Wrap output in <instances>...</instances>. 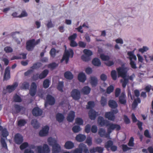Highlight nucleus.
<instances>
[{
    "label": "nucleus",
    "mask_w": 153,
    "mask_h": 153,
    "mask_svg": "<svg viewBox=\"0 0 153 153\" xmlns=\"http://www.w3.org/2000/svg\"><path fill=\"white\" fill-rule=\"evenodd\" d=\"M111 76L112 79L116 80L117 79V72L115 70H113L111 72Z\"/></svg>",
    "instance_id": "49"
},
{
    "label": "nucleus",
    "mask_w": 153,
    "mask_h": 153,
    "mask_svg": "<svg viewBox=\"0 0 153 153\" xmlns=\"http://www.w3.org/2000/svg\"><path fill=\"white\" fill-rule=\"evenodd\" d=\"M119 102L121 104L126 105L127 103L126 96L124 92L121 93L119 97Z\"/></svg>",
    "instance_id": "16"
},
{
    "label": "nucleus",
    "mask_w": 153,
    "mask_h": 153,
    "mask_svg": "<svg viewBox=\"0 0 153 153\" xmlns=\"http://www.w3.org/2000/svg\"><path fill=\"white\" fill-rule=\"evenodd\" d=\"M14 140L15 143L16 144H20L23 141V137L20 134L17 133L15 135Z\"/></svg>",
    "instance_id": "13"
},
{
    "label": "nucleus",
    "mask_w": 153,
    "mask_h": 153,
    "mask_svg": "<svg viewBox=\"0 0 153 153\" xmlns=\"http://www.w3.org/2000/svg\"><path fill=\"white\" fill-rule=\"evenodd\" d=\"M78 79L80 82H84L86 79V77L85 74L83 72L79 73L78 75Z\"/></svg>",
    "instance_id": "25"
},
{
    "label": "nucleus",
    "mask_w": 153,
    "mask_h": 153,
    "mask_svg": "<svg viewBox=\"0 0 153 153\" xmlns=\"http://www.w3.org/2000/svg\"><path fill=\"white\" fill-rule=\"evenodd\" d=\"M106 126L108 127L107 128L108 133H106V134H108V138H109L110 134L112 131L115 129L116 130L118 131L121 129V127L120 125L113 123H110L109 124L107 125Z\"/></svg>",
    "instance_id": "5"
},
{
    "label": "nucleus",
    "mask_w": 153,
    "mask_h": 153,
    "mask_svg": "<svg viewBox=\"0 0 153 153\" xmlns=\"http://www.w3.org/2000/svg\"><path fill=\"white\" fill-rule=\"evenodd\" d=\"M83 52L86 56L89 57L91 56L93 54L92 52L91 51L87 49H85L84 50Z\"/></svg>",
    "instance_id": "43"
},
{
    "label": "nucleus",
    "mask_w": 153,
    "mask_h": 153,
    "mask_svg": "<svg viewBox=\"0 0 153 153\" xmlns=\"http://www.w3.org/2000/svg\"><path fill=\"white\" fill-rule=\"evenodd\" d=\"M40 42V39H37L36 41L34 39L29 40L27 41L26 43V49L28 51H33L35 46L38 45Z\"/></svg>",
    "instance_id": "2"
},
{
    "label": "nucleus",
    "mask_w": 153,
    "mask_h": 153,
    "mask_svg": "<svg viewBox=\"0 0 153 153\" xmlns=\"http://www.w3.org/2000/svg\"><path fill=\"white\" fill-rule=\"evenodd\" d=\"M49 127L48 126H45L42 130H40L39 133V134L40 136H46L48 132Z\"/></svg>",
    "instance_id": "19"
},
{
    "label": "nucleus",
    "mask_w": 153,
    "mask_h": 153,
    "mask_svg": "<svg viewBox=\"0 0 153 153\" xmlns=\"http://www.w3.org/2000/svg\"><path fill=\"white\" fill-rule=\"evenodd\" d=\"M27 123V122L25 120L21 119L18 121V125L19 126H25Z\"/></svg>",
    "instance_id": "46"
},
{
    "label": "nucleus",
    "mask_w": 153,
    "mask_h": 153,
    "mask_svg": "<svg viewBox=\"0 0 153 153\" xmlns=\"http://www.w3.org/2000/svg\"><path fill=\"white\" fill-rule=\"evenodd\" d=\"M29 84L27 82H24L22 84L21 88L24 89H28L29 87Z\"/></svg>",
    "instance_id": "40"
},
{
    "label": "nucleus",
    "mask_w": 153,
    "mask_h": 153,
    "mask_svg": "<svg viewBox=\"0 0 153 153\" xmlns=\"http://www.w3.org/2000/svg\"><path fill=\"white\" fill-rule=\"evenodd\" d=\"M28 146V144L27 142H24L20 146V148L21 150H23Z\"/></svg>",
    "instance_id": "57"
},
{
    "label": "nucleus",
    "mask_w": 153,
    "mask_h": 153,
    "mask_svg": "<svg viewBox=\"0 0 153 153\" xmlns=\"http://www.w3.org/2000/svg\"><path fill=\"white\" fill-rule=\"evenodd\" d=\"M18 86V83L17 82L14 83L12 85H8L6 87V89L9 93L14 91Z\"/></svg>",
    "instance_id": "22"
},
{
    "label": "nucleus",
    "mask_w": 153,
    "mask_h": 153,
    "mask_svg": "<svg viewBox=\"0 0 153 153\" xmlns=\"http://www.w3.org/2000/svg\"><path fill=\"white\" fill-rule=\"evenodd\" d=\"M37 87V85L35 82L31 83L29 91V94L31 96L33 97L35 95L36 92Z\"/></svg>",
    "instance_id": "12"
},
{
    "label": "nucleus",
    "mask_w": 153,
    "mask_h": 153,
    "mask_svg": "<svg viewBox=\"0 0 153 153\" xmlns=\"http://www.w3.org/2000/svg\"><path fill=\"white\" fill-rule=\"evenodd\" d=\"M95 106L94 102L89 101L88 102V105H86V108L88 109H90L93 108Z\"/></svg>",
    "instance_id": "39"
},
{
    "label": "nucleus",
    "mask_w": 153,
    "mask_h": 153,
    "mask_svg": "<svg viewBox=\"0 0 153 153\" xmlns=\"http://www.w3.org/2000/svg\"><path fill=\"white\" fill-rule=\"evenodd\" d=\"M100 57L103 61H108L110 59V57L108 55H105L104 54L100 55Z\"/></svg>",
    "instance_id": "44"
},
{
    "label": "nucleus",
    "mask_w": 153,
    "mask_h": 153,
    "mask_svg": "<svg viewBox=\"0 0 153 153\" xmlns=\"http://www.w3.org/2000/svg\"><path fill=\"white\" fill-rule=\"evenodd\" d=\"M128 55L129 56V59L130 61V64L131 67L134 69H136L137 67L135 62L132 60L133 59L134 60L137 59V57L135 55H134L133 51H129L127 53Z\"/></svg>",
    "instance_id": "6"
},
{
    "label": "nucleus",
    "mask_w": 153,
    "mask_h": 153,
    "mask_svg": "<svg viewBox=\"0 0 153 153\" xmlns=\"http://www.w3.org/2000/svg\"><path fill=\"white\" fill-rule=\"evenodd\" d=\"M134 92L135 96L136 97H137V99L134 100L132 104V108H135L137 107L138 103H140L141 100L138 97L140 95V93L139 91L137 89L135 90L134 91Z\"/></svg>",
    "instance_id": "7"
},
{
    "label": "nucleus",
    "mask_w": 153,
    "mask_h": 153,
    "mask_svg": "<svg viewBox=\"0 0 153 153\" xmlns=\"http://www.w3.org/2000/svg\"><path fill=\"white\" fill-rule=\"evenodd\" d=\"M76 123L78 125H82L83 121L82 119L80 118L77 117L75 119Z\"/></svg>",
    "instance_id": "50"
},
{
    "label": "nucleus",
    "mask_w": 153,
    "mask_h": 153,
    "mask_svg": "<svg viewBox=\"0 0 153 153\" xmlns=\"http://www.w3.org/2000/svg\"><path fill=\"white\" fill-rule=\"evenodd\" d=\"M64 146L67 149H71L74 147V144L71 141H68L65 143Z\"/></svg>",
    "instance_id": "30"
},
{
    "label": "nucleus",
    "mask_w": 153,
    "mask_h": 153,
    "mask_svg": "<svg viewBox=\"0 0 153 153\" xmlns=\"http://www.w3.org/2000/svg\"><path fill=\"white\" fill-rule=\"evenodd\" d=\"M108 105L112 109L116 108L118 107L117 102L113 100H110L108 101Z\"/></svg>",
    "instance_id": "26"
},
{
    "label": "nucleus",
    "mask_w": 153,
    "mask_h": 153,
    "mask_svg": "<svg viewBox=\"0 0 153 153\" xmlns=\"http://www.w3.org/2000/svg\"><path fill=\"white\" fill-rule=\"evenodd\" d=\"M121 93V90L120 88H117L115 90V95L116 97H118Z\"/></svg>",
    "instance_id": "63"
},
{
    "label": "nucleus",
    "mask_w": 153,
    "mask_h": 153,
    "mask_svg": "<svg viewBox=\"0 0 153 153\" xmlns=\"http://www.w3.org/2000/svg\"><path fill=\"white\" fill-rule=\"evenodd\" d=\"M75 117V112L73 111H71L68 114L67 120L69 122H72L74 120Z\"/></svg>",
    "instance_id": "23"
},
{
    "label": "nucleus",
    "mask_w": 153,
    "mask_h": 153,
    "mask_svg": "<svg viewBox=\"0 0 153 153\" xmlns=\"http://www.w3.org/2000/svg\"><path fill=\"white\" fill-rule=\"evenodd\" d=\"M148 49L149 48L147 47L144 46L142 48L139 49V51L143 53L147 51Z\"/></svg>",
    "instance_id": "61"
},
{
    "label": "nucleus",
    "mask_w": 153,
    "mask_h": 153,
    "mask_svg": "<svg viewBox=\"0 0 153 153\" xmlns=\"http://www.w3.org/2000/svg\"><path fill=\"white\" fill-rule=\"evenodd\" d=\"M114 90V86L112 85H110L107 88L106 92L108 94H110Z\"/></svg>",
    "instance_id": "51"
},
{
    "label": "nucleus",
    "mask_w": 153,
    "mask_h": 153,
    "mask_svg": "<svg viewBox=\"0 0 153 153\" xmlns=\"http://www.w3.org/2000/svg\"><path fill=\"white\" fill-rule=\"evenodd\" d=\"M92 63L94 65L96 66H100L101 65L100 60L97 58H94L92 60Z\"/></svg>",
    "instance_id": "33"
},
{
    "label": "nucleus",
    "mask_w": 153,
    "mask_h": 153,
    "mask_svg": "<svg viewBox=\"0 0 153 153\" xmlns=\"http://www.w3.org/2000/svg\"><path fill=\"white\" fill-rule=\"evenodd\" d=\"M98 133L101 137L108 138V134H106L105 130L102 128L99 129Z\"/></svg>",
    "instance_id": "24"
},
{
    "label": "nucleus",
    "mask_w": 153,
    "mask_h": 153,
    "mask_svg": "<svg viewBox=\"0 0 153 153\" xmlns=\"http://www.w3.org/2000/svg\"><path fill=\"white\" fill-rule=\"evenodd\" d=\"M71 96L75 100H79L80 98V93L78 89H74L71 92Z\"/></svg>",
    "instance_id": "9"
},
{
    "label": "nucleus",
    "mask_w": 153,
    "mask_h": 153,
    "mask_svg": "<svg viewBox=\"0 0 153 153\" xmlns=\"http://www.w3.org/2000/svg\"><path fill=\"white\" fill-rule=\"evenodd\" d=\"M73 153H90L86 146L83 143H81L79 148L76 149L74 150Z\"/></svg>",
    "instance_id": "4"
},
{
    "label": "nucleus",
    "mask_w": 153,
    "mask_h": 153,
    "mask_svg": "<svg viewBox=\"0 0 153 153\" xmlns=\"http://www.w3.org/2000/svg\"><path fill=\"white\" fill-rule=\"evenodd\" d=\"M82 59L85 62H88L90 60V58L87 56L82 55L81 57Z\"/></svg>",
    "instance_id": "60"
},
{
    "label": "nucleus",
    "mask_w": 153,
    "mask_h": 153,
    "mask_svg": "<svg viewBox=\"0 0 153 153\" xmlns=\"http://www.w3.org/2000/svg\"><path fill=\"white\" fill-rule=\"evenodd\" d=\"M64 118V116L62 114L58 113L56 115V120L59 123L62 122Z\"/></svg>",
    "instance_id": "28"
},
{
    "label": "nucleus",
    "mask_w": 153,
    "mask_h": 153,
    "mask_svg": "<svg viewBox=\"0 0 153 153\" xmlns=\"http://www.w3.org/2000/svg\"><path fill=\"white\" fill-rule=\"evenodd\" d=\"M46 101L45 104V107H46L48 105H53L54 104L55 102V100L54 98L50 94H48L46 96Z\"/></svg>",
    "instance_id": "10"
},
{
    "label": "nucleus",
    "mask_w": 153,
    "mask_h": 153,
    "mask_svg": "<svg viewBox=\"0 0 153 153\" xmlns=\"http://www.w3.org/2000/svg\"><path fill=\"white\" fill-rule=\"evenodd\" d=\"M113 143L111 140H109L106 143L105 147L107 149L111 148L113 146Z\"/></svg>",
    "instance_id": "52"
},
{
    "label": "nucleus",
    "mask_w": 153,
    "mask_h": 153,
    "mask_svg": "<svg viewBox=\"0 0 153 153\" xmlns=\"http://www.w3.org/2000/svg\"><path fill=\"white\" fill-rule=\"evenodd\" d=\"M58 65L57 64H56V63L54 62L48 65V68L51 69H53L57 67Z\"/></svg>",
    "instance_id": "48"
},
{
    "label": "nucleus",
    "mask_w": 153,
    "mask_h": 153,
    "mask_svg": "<svg viewBox=\"0 0 153 153\" xmlns=\"http://www.w3.org/2000/svg\"><path fill=\"white\" fill-rule=\"evenodd\" d=\"M100 102L101 105L102 106L104 107L106 105L107 103V98L104 97H102Z\"/></svg>",
    "instance_id": "38"
},
{
    "label": "nucleus",
    "mask_w": 153,
    "mask_h": 153,
    "mask_svg": "<svg viewBox=\"0 0 153 153\" xmlns=\"http://www.w3.org/2000/svg\"><path fill=\"white\" fill-rule=\"evenodd\" d=\"M32 114L36 117L41 116L42 113V111L38 107L34 108L32 110Z\"/></svg>",
    "instance_id": "18"
},
{
    "label": "nucleus",
    "mask_w": 153,
    "mask_h": 153,
    "mask_svg": "<svg viewBox=\"0 0 153 153\" xmlns=\"http://www.w3.org/2000/svg\"><path fill=\"white\" fill-rule=\"evenodd\" d=\"M117 71L119 76H120L123 78L126 77L127 72L124 68L119 67L117 68Z\"/></svg>",
    "instance_id": "11"
},
{
    "label": "nucleus",
    "mask_w": 153,
    "mask_h": 153,
    "mask_svg": "<svg viewBox=\"0 0 153 153\" xmlns=\"http://www.w3.org/2000/svg\"><path fill=\"white\" fill-rule=\"evenodd\" d=\"M49 80L48 79H46L45 80L43 84V87L45 88H48L49 86Z\"/></svg>",
    "instance_id": "47"
},
{
    "label": "nucleus",
    "mask_w": 153,
    "mask_h": 153,
    "mask_svg": "<svg viewBox=\"0 0 153 153\" xmlns=\"http://www.w3.org/2000/svg\"><path fill=\"white\" fill-rule=\"evenodd\" d=\"M4 50L7 53H11L13 51L12 48L9 46H7L5 47Z\"/></svg>",
    "instance_id": "59"
},
{
    "label": "nucleus",
    "mask_w": 153,
    "mask_h": 153,
    "mask_svg": "<svg viewBox=\"0 0 153 153\" xmlns=\"http://www.w3.org/2000/svg\"><path fill=\"white\" fill-rule=\"evenodd\" d=\"M98 123L101 126H107V125L109 124V121L105 120L101 116L99 117L97 120Z\"/></svg>",
    "instance_id": "14"
},
{
    "label": "nucleus",
    "mask_w": 153,
    "mask_h": 153,
    "mask_svg": "<svg viewBox=\"0 0 153 153\" xmlns=\"http://www.w3.org/2000/svg\"><path fill=\"white\" fill-rule=\"evenodd\" d=\"M1 142L2 147L5 149H7V146L4 139L1 138Z\"/></svg>",
    "instance_id": "54"
},
{
    "label": "nucleus",
    "mask_w": 153,
    "mask_h": 153,
    "mask_svg": "<svg viewBox=\"0 0 153 153\" xmlns=\"http://www.w3.org/2000/svg\"><path fill=\"white\" fill-rule=\"evenodd\" d=\"M86 138V137L85 135L79 134L76 137V141L79 142H81L84 141Z\"/></svg>",
    "instance_id": "29"
},
{
    "label": "nucleus",
    "mask_w": 153,
    "mask_h": 153,
    "mask_svg": "<svg viewBox=\"0 0 153 153\" xmlns=\"http://www.w3.org/2000/svg\"><path fill=\"white\" fill-rule=\"evenodd\" d=\"M77 37V34L76 33H74L73 35L68 37V39L70 41L74 40Z\"/></svg>",
    "instance_id": "64"
},
{
    "label": "nucleus",
    "mask_w": 153,
    "mask_h": 153,
    "mask_svg": "<svg viewBox=\"0 0 153 153\" xmlns=\"http://www.w3.org/2000/svg\"><path fill=\"white\" fill-rule=\"evenodd\" d=\"M31 124L34 128H38L39 127V125L37 120L34 119L32 120Z\"/></svg>",
    "instance_id": "35"
},
{
    "label": "nucleus",
    "mask_w": 153,
    "mask_h": 153,
    "mask_svg": "<svg viewBox=\"0 0 153 153\" xmlns=\"http://www.w3.org/2000/svg\"><path fill=\"white\" fill-rule=\"evenodd\" d=\"M64 76L65 78L69 80L72 79L74 77L72 73L69 71H67L65 72Z\"/></svg>",
    "instance_id": "32"
},
{
    "label": "nucleus",
    "mask_w": 153,
    "mask_h": 153,
    "mask_svg": "<svg viewBox=\"0 0 153 153\" xmlns=\"http://www.w3.org/2000/svg\"><path fill=\"white\" fill-rule=\"evenodd\" d=\"M88 114L89 117L91 120H95L97 116L98 115V112H96L94 109L90 110Z\"/></svg>",
    "instance_id": "17"
},
{
    "label": "nucleus",
    "mask_w": 153,
    "mask_h": 153,
    "mask_svg": "<svg viewBox=\"0 0 153 153\" xmlns=\"http://www.w3.org/2000/svg\"><path fill=\"white\" fill-rule=\"evenodd\" d=\"M134 139L133 137H130L129 142L128 143V146L130 147H133L134 146Z\"/></svg>",
    "instance_id": "45"
},
{
    "label": "nucleus",
    "mask_w": 153,
    "mask_h": 153,
    "mask_svg": "<svg viewBox=\"0 0 153 153\" xmlns=\"http://www.w3.org/2000/svg\"><path fill=\"white\" fill-rule=\"evenodd\" d=\"M72 129L74 132L77 133L81 130V128L78 126H75L73 127Z\"/></svg>",
    "instance_id": "53"
},
{
    "label": "nucleus",
    "mask_w": 153,
    "mask_h": 153,
    "mask_svg": "<svg viewBox=\"0 0 153 153\" xmlns=\"http://www.w3.org/2000/svg\"><path fill=\"white\" fill-rule=\"evenodd\" d=\"M74 53L73 50L70 48L68 50H67L66 47L65 49L64 53L62 58L60 62H62L64 60H65V63L67 64L69 60V58H72L73 56Z\"/></svg>",
    "instance_id": "3"
},
{
    "label": "nucleus",
    "mask_w": 153,
    "mask_h": 153,
    "mask_svg": "<svg viewBox=\"0 0 153 153\" xmlns=\"http://www.w3.org/2000/svg\"><path fill=\"white\" fill-rule=\"evenodd\" d=\"M49 71L47 69L44 70L39 75V78L42 79L45 78L48 75Z\"/></svg>",
    "instance_id": "31"
},
{
    "label": "nucleus",
    "mask_w": 153,
    "mask_h": 153,
    "mask_svg": "<svg viewBox=\"0 0 153 153\" xmlns=\"http://www.w3.org/2000/svg\"><path fill=\"white\" fill-rule=\"evenodd\" d=\"M10 78V71L9 67H6L4 74L3 80H7Z\"/></svg>",
    "instance_id": "20"
},
{
    "label": "nucleus",
    "mask_w": 153,
    "mask_h": 153,
    "mask_svg": "<svg viewBox=\"0 0 153 153\" xmlns=\"http://www.w3.org/2000/svg\"><path fill=\"white\" fill-rule=\"evenodd\" d=\"M13 99L15 102H20L22 100L21 97L17 94L14 95Z\"/></svg>",
    "instance_id": "37"
},
{
    "label": "nucleus",
    "mask_w": 153,
    "mask_h": 153,
    "mask_svg": "<svg viewBox=\"0 0 153 153\" xmlns=\"http://www.w3.org/2000/svg\"><path fill=\"white\" fill-rule=\"evenodd\" d=\"M42 65V64L39 62H37L33 64V66H32L30 68L33 69H38L41 67Z\"/></svg>",
    "instance_id": "36"
},
{
    "label": "nucleus",
    "mask_w": 153,
    "mask_h": 153,
    "mask_svg": "<svg viewBox=\"0 0 153 153\" xmlns=\"http://www.w3.org/2000/svg\"><path fill=\"white\" fill-rule=\"evenodd\" d=\"M38 153H49L50 152L49 147L48 145L44 144L43 147L41 146H37Z\"/></svg>",
    "instance_id": "8"
},
{
    "label": "nucleus",
    "mask_w": 153,
    "mask_h": 153,
    "mask_svg": "<svg viewBox=\"0 0 153 153\" xmlns=\"http://www.w3.org/2000/svg\"><path fill=\"white\" fill-rule=\"evenodd\" d=\"M56 50L55 48H52L50 51V54L51 56L53 57H54L56 56Z\"/></svg>",
    "instance_id": "56"
},
{
    "label": "nucleus",
    "mask_w": 153,
    "mask_h": 153,
    "mask_svg": "<svg viewBox=\"0 0 153 153\" xmlns=\"http://www.w3.org/2000/svg\"><path fill=\"white\" fill-rule=\"evenodd\" d=\"M49 145L52 146V153H59L61 151V147L57 143V141L55 139L51 137H49L48 139Z\"/></svg>",
    "instance_id": "1"
},
{
    "label": "nucleus",
    "mask_w": 153,
    "mask_h": 153,
    "mask_svg": "<svg viewBox=\"0 0 153 153\" xmlns=\"http://www.w3.org/2000/svg\"><path fill=\"white\" fill-rule=\"evenodd\" d=\"M123 120L124 123L126 124H128L130 123V119L128 117V116L126 115H123Z\"/></svg>",
    "instance_id": "55"
},
{
    "label": "nucleus",
    "mask_w": 153,
    "mask_h": 153,
    "mask_svg": "<svg viewBox=\"0 0 153 153\" xmlns=\"http://www.w3.org/2000/svg\"><path fill=\"white\" fill-rule=\"evenodd\" d=\"M91 90L90 88L88 86H85L82 89L81 91L84 94L87 95L89 94Z\"/></svg>",
    "instance_id": "34"
},
{
    "label": "nucleus",
    "mask_w": 153,
    "mask_h": 153,
    "mask_svg": "<svg viewBox=\"0 0 153 153\" xmlns=\"http://www.w3.org/2000/svg\"><path fill=\"white\" fill-rule=\"evenodd\" d=\"M105 116L106 118L111 121H114L115 118V115L111 111L105 112Z\"/></svg>",
    "instance_id": "21"
},
{
    "label": "nucleus",
    "mask_w": 153,
    "mask_h": 153,
    "mask_svg": "<svg viewBox=\"0 0 153 153\" xmlns=\"http://www.w3.org/2000/svg\"><path fill=\"white\" fill-rule=\"evenodd\" d=\"M78 45L80 48H84L86 46V44L83 42L80 41L78 42Z\"/></svg>",
    "instance_id": "62"
},
{
    "label": "nucleus",
    "mask_w": 153,
    "mask_h": 153,
    "mask_svg": "<svg viewBox=\"0 0 153 153\" xmlns=\"http://www.w3.org/2000/svg\"><path fill=\"white\" fill-rule=\"evenodd\" d=\"M1 131V135L4 137H6L9 135V133L7 130L6 128L2 129Z\"/></svg>",
    "instance_id": "42"
},
{
    "label": "nucleus",
    "mask_w": 153,
    "mask_h": 153,
    "mask_svg": "<svg viewBox=\"0 0 153 153\" xmlns=\"http://www.w3.org/2000/svg\"><path fill=\"white\" fill-rule=\"evenodd\" d=\"M90 83L92 87L96 86L98 84V79L95 76L90 77Z\"/></svg>",
    "instance_id": "27"
},
{
    "label": "nucleus",
    "mask_w": 153,
    "mask_h": 153,
    "mask_svg": "<svg viewBox=\"0 0 153 153\" xmlns=\"http://www.w3.org/2000/svg\"><path fill=\"white\" fill-rule=\"evenodd\" d=\"M14 106V110L13 112V114H17L21 111H24L25 110V108L24 106L17 104H15Z\"/></svg>",
    "instance_id": "15"
},
{
    "label": "nucleus",
    "mask_w": 153,
    "mask_h": 153,
    "mask_svg": "<svg viewBox=\"0 0 153 153\" xmlns=\"http://www.w3.org/2000/svg\"><path fill=\"white\" fill-rule=\"evenodd\" d=\"M122 148L123 152H125L127 150L131 149V148L128 147L127 145L125 144H122L121 145Z\"/></svg>",
    "instance_id": "58"
},
{
    "label": "nucleus",
    "mask_w": 153,
    "mask_h": 153,
    "mask_svg": "<svg viewBox=\"0 0 153 153\" xmlns=\"http://www.w3.org/2000/svg\"><path fill=\"white\" fill-rule=\"evenodd\" d=\"M63 82H59L57 88L59 91L61 92H62L63 91Z\"/></svg>",
    "instance_id": "41"
}]
</instances>
